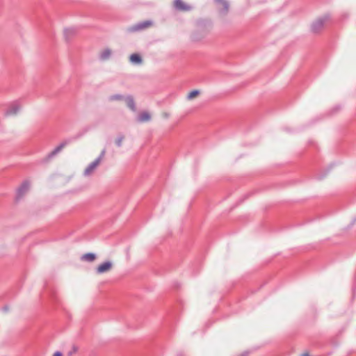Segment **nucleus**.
I'll use <instances>...</instances> for the list:
<instances>
[{"label": "nucleus", "instance_id": "9b49d317", "mask_svg": "<svg viewBox=\"0 0 356 356\" xmlns=\"http://www.w3.org/2000/svg\"><path fill=\"white\" fill-rule=\"evenodd\" d=\"M76 29L74 27L65 29L64 36L67 42H69L72 36L75 35Z\"/></svg>", "mask_w": 356, "mask_h": 356}, {"label": "nucleus", "instance_id": "0eeeda50", "mask_svg": "<svg viewBox=\"0 0 356 356\" xmlns=\"http://www.w3.org/2000/svg\"><path fill=\"white\" fill-rule=\"evenodd\" d=\"M152 24L149 21H145L139 22L136 24L131 26L127 28V31L129 33L136 32L140 30H143L147 27H148Z\"/></svg>", "mask_w": 356, "mask_h": 356}, {"label": "nucleus", "instance_id": "ddd939ff", "mask_svg": "<svg viewBox=\"0 0 356 356\" xmlns=\"http://www.w3.org/2000/svg\"><path fill=\"white\" fill-rule=\"evenodd\" d=\"M124 101L126 102L127 107H129L132 111H136L134 99L131 95H128L125 97Z\"/></svg>", "mask_w": 356, "mask_h": 356}, {"label": "nucleus", "instance_id": "7ed1b4c3", "mask_svg": "<svg viewBox=\"0 0 356 356\" xmlns=\"http://www.w3.org/2000/svg\"><path fill=\"white\" fill-rule=\"evenodd\" d=\"M86 131H85L84 132L79 133L75 137L73 138V140H76V139L81 138L84 134V133ZM72 140V139H68V140H64L63 142H62L53 151H51L50 153H49L47 154V156L44 159V161H47L51 159L58 152H60L63 149V148H64L67 144H69Z\"/></svg>", "mask_w": 356, "mask_h": 356}, {"label": "nucleus", "instance_id": "4be33fe9", "mask_svg": "<svg viewBox=\"0 0 356 356\" xmlns=\"http://www.w3.org/2000/svg\"><path fill=\"white\" fill-rule=\"evenodd\" d=\"M78 351V347L75 345H73L72 350L68 352V356H72L73 354Z\"/></svg>", "mask_w": 356, "mask_h": 356}, {"label": "nucleus", "instance_id": "f3484780", "mask_svg": "<svg viewBox=\"0 0 356 356\" xmlns=\"http://www.w3.org/2000/svg\"><path fill=\"white\" fill-rule=\"evenodd\" d=\"M111 55V50L109 49H104L100 54V59L102 60H108Z\"/></svg>", "mask_w": 356, "mask_h": 356}, {"label": "nucleus", "instance_id": "6ab92c4d", "mask_svg": "<svg viewBox=\"0 0 356 356\" xmlns=\"http://www.w3.org/2000/svg\"><path fill=\"white\" fill-rule=\"evenodd\" d=\"M200 94V91L199 90H193L191 91L187 95V99L191 100L193 98L196 97Z\"/></svg>", "mask_w": 356, "mask_h": 356}, {"label": "nucleus", "instance_id": "f8f14e48", "mask_svg": "<svg viewBox=\"0 0 356 356\" xmlns=\"http://www.w3.org/2000/svg\"><path fill=\"white\" fill-rule=\"evenodd\" d=\"M175 6L179 10H189L191 7L184 3L181 0H175Z\"/></svg>", "mask_w": 356, "mask_h": 356}, {"label": "nucleus", "instance_id": "c85d7f7f", "mask_svg": "<svg viewBox=\"0 0 356 356\" xmlns=\"http://www.w3.org/2000/svg\"><path fill=\"white\" fill-rule=\"evenodd\" d=\"M343 17H348V15H343Z\"/></svg>", "mask_w": 356, "mask_h": 356}, {"label": "nucleus", "instance_id": "f257e3e1", "mask_svg": "<svg viewBox=\"0 0 356 356\" xmlns=\"http://www.w3.org/2000/svg\"><path fill=\"white\" fill-rule=\"evenodd\" d=\"M211 28V23L209 21H200L198 22V30L193 34V40L199 41L205 38L210 29Z\"/></svg>", "mask_w": 356, "mask_h": 356}, {"label": "nucleus", "instance_id": "f03ea898", "mask_svg": "<svg viewBox=\"0 0 356 356\" xmlns=\"http://www.w3.org/2000/svg\"><path fill=\"white\" fill-rule=\"evenodd\" d=\"M86 131H85L84 132L79 133L75 137L73 138V140H76V139L81 138L84 134V133ZM72 140V139H68V140H64L63 142H62L53 151H51L50 153H49L47 154V156L44 159V161H47L51 159L58 152H60L63 149V148H64L67 144H69Z\"/></svg>", "mask_w": 356, "mask_h": 356}, {"label": "nucleus", "instance_id": "2eb2a0df", "mask_svg": "<svg viewBox=\"0 0 356 356\" xmlns=\"http://www.w3.org/2000/svg\"><path fill=\"white\" fill-rule=\"evenodd\" d=\"M150 119H151L150 114L147 111H144V112H142L140 114H139V115L138 116L137 120L140 122H145L149 121Z\"/></svg>", "mask_w": 356, "mask_h": 356}, {"label": "nucleus", "instance_id": "39448f33", "mask_svg": "<svg viewBox=\"0 0 356 356\" xmlns=\"http://www.w3.org/2000/svg\"><path fill=\"white\" fill-rule=\"evenodd\" d=\"M106 153V149H104L99 156L91 163H90L88 167L84 170V175L87 176L91 174V172L95 169V168L100 163L101 161L104 158Z\"/></svg>", "mask_w": 356, "mask_h": 356}, {"label": "nucleus", "instance_id": "aec40b11", "mask_svg": "<svg viewBox=\"0 0 356 356\" xmlns=\"http://www.w3.org/2000/svg\"><path fill=\"white\" fill-rule=\"evenodd\" d=\"M333 166V164H331L328 169L325 170V172L324 173H319V174H317L316 175V179H318V180H321L323 179L325 176L327 174V172L330 170V169L332 168Z\"/></svg>", "mask_w": 356, "mask_h": 356}, {"label": "nucleus", "instance_id": "20e7f679", "mask_svg": "<svg viewBox=\"0 0 356 356\" xmlns=\"http://www.w3.org/2000/svg\"><path fill=\"white\" fill-rule=\"evenodd\" d=\"M330 19V15L325 14L323 16L318 18L316 21H314L311 25V31L314 33H318L322 28L325 22H327Z\"/></svg>", "mask_w": 356, "mask_h": 356}, {"label": "nucleus", "instance_id": "9d476101", "mask_svg": "<svg viewBox=\"0 0 356 356\" xmlns=\"http://www.w3.org/2000/svg\"><path fill=\"white\" fill-rule=\"evenodd\" d=\"M215 2L218 5H221L222 6V8L219 9V13L222 16L227 15L229 10V3L228 0H215Z\"/></svg>", "mask_w": 356, "mask_h": 356}, {"label": "nucleus", "instance_id": "423d86ee", "mask_svg": "<svg viewBox=\"0 0 356 356\" xmlns=\"http://www.w3.org/2000/svg\"><path fill=\"white\" fill-rule=\"evenodd\" d=\"M31 182L29 180H24L18 187L16 193V200L19 201L29 191Z\"/></svg>", "mask_w": 356, "mask_h": 356}, {"label": "nucleus", "instance_id": "6e6552de", "mask_svg": "<svg viewBox=\"0 0 356 356\" xmlns=\"http://www.w3.org/2000/svg\"><path fill=\"white\" fill-rule=\"evenodd\" d=\"M21 105L19 104V103L18 102H14L9 106L8 109L5 111V115H15L19 111Z\"/></svg>", "mask_w": 356, "mask_h": 356}, {"label": "nucleus", "instance_id": "4468645a", "mask_svg": "<svg viewBox=\"0 0 356 356\" xmlns=\"http://www.w3.org/2000/svg\"><path fill=\"white\" fill-rule=\"evenodd\" d=\"M129 60L131 63L135 65H140L143 63L142 57L138 54H132L129 57Z\"/></svg>", "mask_w": 356, "mask_h": 356}, {"label": "nucleus", "instance_id": "412c9836", "mask_svg": "<svg viewBox=\"0 0 356 356\" xmlns=\"http://www.w3.org/2000/svg\"><path fill=\"white\" fill-rule=\"evenodd\" d=\"M124 138V136L122 134H120L118 136V138H116V140H115V145L118 147H120L122 146V141H123Z\"/></svg>", "mask_w": 356, "mask_h": 356}, {"label": "nucleus", "instance_id": "dca6fc26", "mask_svg": "<svg viewBox=\"0 0 356 356\" xmlns=\"http://www.w3.org/2000/svg\"><path fill=\"white\" fill-rule=\"evenodd\" d=\"M95 259H96V254L92 252H88L86 254H84L81 257L82 260L87 261L89 262H92V261H95Z\"/></svg>", "mask_w": 356, "mask_h": 356}, {"label": "nucleus", "instance_id": "a211bd4d", "mask_svg": "<svg viewBox=\"0 0 356 356\" xmlns=\"http://www.w3.org/2000/svg\"><path fill=\"white\" fill-rule=\"evenodd\" d=\"M125 97H124L122 95L115 94V95H111L108 97V100L111 101V102H113V101H122V100H124Z\"/></svg>", "mask_w": 356, "mask_h": 356}, {"label": "nucleus", "instance_id": "5701e85b", "mask_svg": "<svg viewBox=\"0 0 356 356\" xmlns=\"http://www.w3.org/2000/svg\"><path fill=\"white\" fill-rule=\"evenodd\" d=\"M339 109H340V106H337L332 108V113H334L337 112V111H339Z\"/></svg>", "mask_w": 356, "mask_h": 356}, {"label": "nucleus", "instance_id": "cd10ccee", "mask_svg": "<svg viewBox=\"0 0 356 356\" xmlns=\"http://www.w3.org/2000/svg\"><path fill=\"white\" fill-rule=\"evenodd\" d=\"M355 221H356V218H355V219H354V220H353V222H352V225H353V224L355 222Z\"/></svg>", "mask_w": 356, "mask_h": 356}, {"label": "nucleus", "instance_id": "393cba45", "mask_svg": "<svg viewBox=\"0 0 356 356\" xmlns=\"http://www.w3.org/2000/svg\"><path fill=\"white\" fill-rule=\"evenodd\" d=\"M9 310V308L7 305L2 307V311L7 312Z\"/></svg>", "mask_w": 356, "mask_h": 356}, {"label": "nucleus", "instance_id": "b1692460", "mask_svg": "<svg viewBox=\"0 0 356 356\" xmlns=\"http://www.w3.org/2000/svg\"><path fill=\"white\" fill-rule=\"evenodd\" d=\"M53 356H63V354L60 351H56L54 353Z\"/></svg>", "mask_w": 356, "mask_h": 356}, {"label": "nucleus", "instance_id": "a878e982", "mask_svg": "<svg viewBox=\"0 0 356 356\" xmlns=\"http://www.w3.org/2000/svg\"><path fill=\"white\" fill-rule=\"evenodd\" d=\"M301 356H309V355L308 353H305L302 354Z\"/></svg>", "mask_w": 356, "mask_h": 356}, {"label": "nucleus", "instance_id": "1a4fd4ad", "mask_svg": "<svg viewBox=\"0 0 356 356\" xmlns=\"http://www.w3.org/2000/svg\"><path fill=\"white\" fill-rule=\"evenodd\" d=\"M113 266V264L110 261H106L99 265L96 268V273L97 274H103L106 272H108Z\"/></svg>", "mask_w": 356, "mask_h": 356}, {"label": "nucleus", "instance_id": "bb28decb", "mask_svg": "<svg viewBox=\"0 0 356 356\" xmlns=\"http://www.w3.org/2000/svg\"><path fill=\"white\" fill-rule=\"evenodd\" d=\"M177 356H184V355L182 353H179L177 354Z\"/></svg>", "mask_w": 356, "mask_h": 356}]
</instances>
